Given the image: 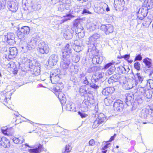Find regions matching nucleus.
I'll return each mask as SVG.
<instances>
[{
    "mask_svg": "<svg viewBox=\"0 0 153 153\" xmlns=\"http://www.w3.org/2000/svg\"><path fill=\"white\" fill-rule=\"evenodd\" d=\"M62 57L60 67L62 69L68 68L70 64V59L72 56L71 49L68 44H66L64 49L62 50Z\"/></svg>",
    "mask_w": 153,
    "mask_h": 153,
    "instance_id": "f257e3e1",
    "label": "nucleus"
},
{
    "mask_svg": "<svg viewBox=\"0 0 153 153\" xmlns=\"http://www.w3.org/2000/svg\"><path fill=\"white\" fill-rule=\"evenodd\" d=\"M95 114L94 117V120L93 123L92 127L96 128L97 127L100 125L103 124L105 122L106 118L104 114L102 113L98 114L97 108L98 105H96L95 107Z\"/></svg>",
    "mask_w": 153,
    "mask_h": 153,
    "instance_id": "f03ea898",
    "label": "nucleus"
},
{
    "mask_svg": "<svg viewBox=\"0 0 153 153\" xmlns=\"http://www.w3.org/2000/svg\"><path fill=\"white\" fill-rule=\"evenodd\" d=\"M40 41V38L37 35H33L32 37L27 43H25V45L22 46V49H26L28 50H31L34 49L36 46L37 43Z\"/></svg>",
    "mask_w": 153,
    "mask_h": 153,
    "instance_id": "7ed1b4c3",
    "label": "nucleus"
},
{
    "mask_svg": "<svg viewBox=\"0 0 153 153\" xmlns=\"http://www.w3.org/2000/svg\"><path fill=\"white\" fill-rule=\"evenodd\" d=\"M4 50H3V53H5L4 54L5 55V58L7 59L8 58L9 59H13L16 56L17 53V50L16 48L15 47H10L8 49L9 53H8L7 52L8 51L7 48H4Z\"/></svg>",
    "mask_w": 153,
    "mask_h": 153,
    "instance_id": "20e7f679",
    "label": "nucleus"
},
{
    "mask_svg": "<svg viewBox=\"0 0 153 153\" xmlns=\"http://www.w3.org/2000/svg\"><path fill=\"white\" fill-rule=\"evenodd\" d=\"M38 45V50L41 54H46L49 52V48L47 44L44 42L39 41Z\"/></svg>",
    "mask_w": 153,
    "mask_h": 153,
    "instance_id": "39448f33",
    "label": "nucleus"
},
{
    "mask_svg": "<svg viewBox=\"0 0 153 153\" xmlns=\"http://www.w3.org/2000/svg\"><path fill=\"white\" fill-rule=\"evenodd\" d=\"M18 3L16 0H8L7 3L8 8L10 11L15 12L18 9Z\"/></svg>",
    "mask_w": 153,
    "mask_h": 153,
    "instance_id": "423d86ee",
    "label": "nucleus"
},
{
    "mask_svg": "<svg viewBox=\"0 0 153 153\" xmlns=\"http://www.w3.org/2000/svg\"><path fill=\"white\" fill-rule=\"evenodd\" d=\"M149 9L148 7L145 6H142L139 10L138 18L140 20H143L147 15Z\"/></svg>",
    "mask_w": 153,
    "mask_h": 153,
    "instance_id": "0eeeda50",
    "label": "nucleus"
},
{
    "mask_svg": "<svg viewBox=\"0 0 153 153\" xmlns=\"http://www.w3.org/2000/svg\"><path fill=\"white\" fill-rule=\"evenodd\" d=\"M30 29L28 26H24L22 27L20 30L18 31L17 33V35L19 39H22L24 38V34H28L30 32Z\"/></svg>",
    "mask_w": 153,
    "mask_h": 153,
    "instance_id": "6e6552de",
    "label": "nucleus"
},
{
    "mask_svg": "<svg viewBox=\"0 0 153 153\" xmlns=\"http://www.w3.org/2000/svg\"><path fill=\"white\" fill-rule=\"evenodd\" d=\"M100 29L104 31L106 34H108L113 32L114 30L113 26L111 24L102 25Z\"/></svg>",
    "mask_w": 153,
    "mask_h": 153,
    "instance_id": "1a4fd4ad",
    "label": "nucleus"
},
{
    "mask_svg": "<svg viewBox=\"0 0 153 153\" xmlns=\"http://www.w3.org/2000/svg\"><path fill=\"white\" fill-rule=\"evenodd\" d=\"M73 32L74 30H72L71 27V26H68L67 29L64 31L63 36L66 39H70L72 38Z\"/></svg>",
    "mask_w": 153,
    "mask_h": 153,
    "instance_id": "9d476101",
    "label": "nucleus"
},
{
    "mask_svg": "<svg viewBox=\"0 0 153 153\" xmlns=\"http://www.w3.org/2000/svg\"><path fill=\"white\" fill-rule=\"evenodd\" d=\"M100 35L97 33H94L89 38L88 44H91L95 46L97 44V40L99 39Z\"/></svg>",
    "mask_w": 153,
    "mask_h": 153,
    "instance_id": "9b49d317",
    "label": "nucleus"
},
{
    "mask_svg": "<svg viewBox=\"0 0 153 153\" xmlns=\"http://www.w3.org/2000/svg\"><path fill=\"white\" fill-rule=\"evenodd\" d=\"M56 70H55L53 72H51L50 75V79L51 82L53 84L57 83L59 79V77L58 75V73Z\"/></svg>",
    "mask_w": 153,
    "mask_h": 153,
    "instance_id": "f8f14e48",
    "label": "nucleus"
},
{
    "mask_svg": "<svg viewBox=\"0 0 153 153\" xmlns=\"http://www.w3.org/2000/svg\"><path fill=\"white\" fill-rule=\"evenodd\" d=\"M134 95L131 94L126 93L124 96V98L125 99V102L126 104L129 106L131 105L133 101Z\"/></svg>",
    "mask_w": 153,
    "mask_h": 153,
    "instance_id": "ddd939ff",
    "label": "nucleus"
},
{
    "mask_svg": "<svg viewBox=\"0 0 153 153\" xmlns=\"http://www.w3.org/2000/svg\"><path fill=\"white\" fill-rule=\"evenodd\" d=\"M123 102L120 100H118L114 104V107L115 110L120 111L124 107Z\"/></svg>",
    "mask_w": 153,
    "mask_h": 153,
    "instance_id": "4468645a",
    "label": "nucleus"
},
{
    "mask_svg": "<svg viewBox=\"0 0 153 153\" xmlns=\"http://www.w3.org/2000/svg\"><path fill=\"white\" fill-rule=\"evenodd\" d=\"M0 144L5 148H8L10 146V141L8 139L4 137L0 136Z\"/></svg>",
    "mask_w": 153,
    "mask_h": 153,
    "instance_id": "2eb2a0df",
    "label": "nucleus"
},
{
    "mask_svg": "<svg viewBox=\"0 0 153 153\" xmlns=\"http://www.w3.org/2000/svg\"><path fill=\"white\" fill-rule=\"evenodd\" d=\"M58 61V57L56 55H52L49 58L48 62L51 66L56 65Z\"/></svg>",
    "mask_w": 153,
    "mask_h": 153,
    "instance_id": "dca6fc26",
    "label": "nucleus"
},
{
    "mask_svg": "<svg viewBox=\"0 0 153 153\" xmlns=\"http://www.w3.org/2000/svg\"><path fill=\"white\" fill-rule=\"evenodd\" d=\"M104 75V74L102 72H99L93 75L91 79V82L95 83L98 81L102 78Z\"/></svg>",
    "mask_w": 153,
    "mask_h": 153,
    "instance_id": "f3484780",
    "label": "nucleus"
},
{
    "mask_svg": "<svg viewBox=\"0 0 153 153\" xmlns=\"http://www.w3.org/2000/svg\"><path fill=\"white\" fill-rule=\"evenodd\" d=\"M55 94L60 100V102L62 104H64L66 102V99L65 96L63 93L62 92H59L57 91L55 92Z\"/></svg>",
    "mask_w": 153,
    "mask_h": 153,
    "instance_id": "a211bd4d",
    "label": "nucleus"
},
{
    "mask_svg": "<svg viewBox=\"0 0 153 153\" xmlns=\"http://www.w3.org/2000/svg\"><path fill=\"white\" fill-rule=\"evenodd\" d=\"M5 37L7 38V41L10 45H13L15 41L14 39V35L13 33H8Z\"/></svg>",
    "mask_w": 153,
    "mask_h": 153,
    "instance_id": "6ab92c4d",
    "label": "nucleus"
},
{
    "mask_svg": "<svg viewBox=\"0 0 153 153\" xmlns=\"http://www.w3.org/2000/svg\"><path fill=\"white\" fill-rule=\"evenodd\" d=\"M114 91V88L113 87H107L103 89L102 91V94L103 95H108L111 94Z\"/></svg>",
    "mask_w": 153,
    "mask_h": 153,
    "instance_id": "aec40b11",
    "label": "nucleus"
},
{
    "mask_svg": "<svg viewBox=\"0 0 153 153\" xmlns=\"http://www.w3.org/2000/svg\"><path fill=\"white\" fill-rule=\"evenodd\" d=\"M120 77L118 74H114L111 76L108 80V82L109 84H112L113 83L117 82L120 80Z\"/></svg>",
    "mask_w": 153,
    "mask_h": 153,
    "instance_id": "412c9836",
    "label": "nucleus"
},
{
    "mask_svg": "<svg viewBox=\"0 0 153 153\" xmlns=\"http://www.w3.org/2000/svg\"><path fill=\"white\" fill-rule=\"evenodd\" d=\"M116 99V97L114 95H111L109 96L104 100L105 104L106 105H109L113 101Z\"/></svg>",
    "mask_w": 153,
    "mask_h": 153,
    "instance_id": "4be33fe9",
    "label": "nucleus"
},
{
    "mask_svg": "<svg viewBox=\"0 0 153 153\" xmlns=\"http://www.w3.org/2000/svg\"><path fill=\"white\" fill-rule=\"evenodd\" d=\"M103 60V58L102 56H99L98 55H96L93 58L92 62L94 64H100Z\"/></svg>",
    "mask_w": 153,
    "mask_h": 153,
    "instance_id": "5701e85b",
    "label": "nucleus"
},
{
    "mask_svg": "<svg viewBox=\"0 0 153 153\" xmlns=\"http://www.w3.org/2000/svg\"><path fill=\"white\" fill-rule=\"evenodd\" d=\"M143 61L147 68H151L152 70H153V67L152 65V60L151 59L147 57L143 59Z\"/></svg>",
    "mask_w": 153,
    "mask_h": 153,
    "instance_id": "b1692460",
    "label": "nucleus"
},
{
    "mask_svg": "<svg viewBox=\"0 0 153 153\" xmlns=\"http://www.w3.org/2000/svg\"><path fill=\"white\" fill-rule=\"evenodd\" d=\"M70 65V64L69 65ZM69 65L68 68L63 69L65 70V71H67V70L69 71L70 72L73 73L74 74H76L78 71V70L77 69V67L76 66H75V65H70V67Z\"/></svg>",
    "mask_w": 153,
    "mask_h": 153,
    "instance_id": "393cba45",
    "label": "nucleus"
},
{
    "mask_svg": "<svg viewBox=\"0 0 153 153\" xmlns=\"http://www.w3.org/2000/svg\"><path fill=\"white\" fill-rule=\"evenodd\" d=\"M125 1L124 0H114V6L116 8H119L124 6Z\"/></svg>",
    "mask_w": 153,
    "mask_h": 153,
    "instance_id": "a878e982",
    "label": "nucleus"
},
{
    "mask_svg": "<svg viewBox=\"0 0 153 153\" xmlns=\"http://www.w3.org/2000/svg\"><path fill=\"white\" fill-rule=\"evenodd\" d=\"M149 110L145 108L143 109L139 114V116L142 118L145 119L149 115Z\"/></svg>",
    "mask_w": 153,
    "mask_h": 153,
    "instance_id": "bb28decb",
    "label": "nucleus"
},
{
    "mask_svg": "<svg viewBox=\"0 0 153 153\" xmlns=\"http://www.w3.org/2000/svg\"><path fill=\"white\" fill-rule=\"evenodd\" d=\"M61 3L63 4L64 5V7L65 9H70L71 7V0H62Z\"/></svg>",
    "mask_w": 153,
    "mask_h": 153,
    "instance_id": "cd10ccee",
    "label": "nucleus"
},
{
    "mask_svg": "<svg viewBox=\"0 0 153 153\" xmlns=\"http://www.w3.org/2000/svg\"><path fill=\"white\" fill-rule=\"evenodd\" d=\"M43 150L42 146L40 144H39L37 147L30 150V152L34 153H40V152Z\"/></svg>",
    "mask_w": 153,
    "mask_h": 153,
    "instance_id": "c85d7f7f",
    "label": "nucleus"
},
{
    "mask_svg": "<svg viewBox=\"0 0 153 153\" xmlns=\"http://www.w3.org/2000/svg\"><path fill=\"white\" fill-rule=\"evenodd\" d=\"M82 21V20L80 19H77L74 21L73 26L76 28V29H79V28H83L80 23Z\"/></svg>",
    "mask_w": 153,
    "mask_h": 153,
    "instance_id": "c756f323",
    "label": "nucleus"
},
{
    "mask_svg": "<svg viewBox=\"0 0 153 153\" xmlns=\"http://www.w3.org/2000/svg\"><path fill=\"white\" fill-rule=\"evenodd\" d=\"M76 33L79 38H82L84 36V31L83 30V28H81L79 29L76 30Z\"/></svg>",
    "mask_w": 153,
    "mask_h": 153,
    "instance_id": "7c9ffc66",
    "label": "nucleus"
},
{
    "mask_svg": "<svg viewBox=\"0 0 153 153\" xmlns=\"http://www.w3.org/2000/svg\"><path fill=\"white\" fill-rule=\"evenodd\" d=\"M93 102L91 101V100H88V98H87V100L85 99L82 102V104L83 105H85V109L86 110H87L88 107L90 106V105L93 104Z\"/></svg>",
    "mask_w": 153,
    "mask_h": 153,
    "instance_id": "2f4dec72",
    "label": "nucleus"
},
{
    "mask_svg": "<svg viewBox=\"0 0 153 153\" xmlns=\"http://www.w3.org/2000/svg\"><path fill=\"white\" fill-rule=\"evenodd\" d=\"M144 4L146 5V6L149 9H151L153 7V0H145Z\"/></svg>",
    "mask_w": 153,
    "mask_h": 153,
    "instance_id": "473e14b6",
    "label": "nucleus"
},
{
    "mask_svg": "<svg viewBox=\"0 0 153 153\" xmlns=\"http://www.w3.org/2000/svg\"><path fill=\"white\" fill-rule=\"evenodd\" d=\"M32 11H39L41 8V5L38 3L33 4L31 6Z\"/></svg>",
    "mask_w": 153,
    "mask_h": 153,
    "instance_id": "72a5a7b5",
    "label": "nucleus"
},
{
    "mask_svg": "<svg viewBox=\"0 0 153 153\" xmlns=\"http://www.w3.org/2000/svg\"><path fill=\"white\" fill-rule=\"evenodd\" d=\"M94 11L97 13L98 14H103L105 13V11H104V10L102 9V7L101 6V4L100 5V6L99 7H95L94 9Z\"/></svg>",
    "mask_w": 153,
    "mask_h": 153,
    "instance_id": "f704fd0d",
    "label": "nucleus"
},
{
    "mask_svg": "<svg viewBox=\"0 0 153 153\" xmlns=\"http://www.w3.org/2000/svg\"><path fill=\"white\" fill-rule=\"evenodd\" d=\"M135 76L136 81L137 82L140 83H142L143 79V78L140 73H137Z\"/></svg>",
    "mask_w": 153,
    "mask_h": 153,
    "instance_id": "c9c22d12",
    "label": "nucleus"
},
{
    "mask_svg": "<svg viewBox=\"0 0 153 153\" xmlns=\"http://www.w3.org/2000/svg\"><path fill=\"white\" fill-rule=\"evenodd\" d=\"M34 73L36 75H38L40 74V65H35L33 69Z\"/></svg>",
    "mask_w": 153,
    "mask_h": 153,
    "instance_id": "e433bc0d",
    "label": "nucleus"
},
{
    "mask_svg": "<svg viewBox=\"0 0 153 153\" xmlns=\"http://www.w3.org/2000/svg\"><path fill=\"white\" fill-rule=\"evenodd\" d=\"M86 87V85H83L80 87L79 91L81 95H83L87 93Z\"/></svg>",
    "mask_w": 153,
    "mask_h": 153,
    "instance_id": "4c0bfd02",
    "label": "nucleus"
},
{
    "mask_svg": "<svg viewBox=\"0 0 153 153\" xmlns=\"http://www.w3.org/2000/svg\"><path fill=\"white\" fill-rule=\"evenodd\" d=\"M115 68L114 65H112L110 69L105 72L106 75H109L113 74L115 71Z\"/></svg>",
    "mask_w": 153,
    "mask_h": 153,
    "instance_id": "58836bf2",
    "label": "nucleus"
},
{
    "mask_svg": "<svg viewBox=\"0 0 153 153\" xmlns=\"http://www.w3.org/2000/svg\"><path fill=\"white\" fill-rule=\"evenodd\" d=\"M100 4L102 9L104 10V11H105V10L107 12L110 11V9L108 5L106 4L104 2H102Z\"/></svg>",
    "mask_w": 153,
    "mask_h": 153,
    "instance_id": "ea45409f",
    "label": "nucleus"
},
{
    "mask_svg": "<svg viewBox=\"0 0 153 153\" xmlns=\"http://www.w3.org/2000/svg\"><path fill=\"white\" fill-rule=\"evenodd\" d=\"M73 48L76 52H79L81 51L82 48V46L80 45H75L73 46Z\"/></svg>",
    "mask_w": 153,
    "mask_h": 153,
    "instance_id": "a19ab883",
    "label": "nucleus"
},
{
    "mask_svg": "<svg viewBox=\"0 0 153 153\" xmlns=\"http://www.w3.org/2000/svg\"><path fill=\"white\" fill-rule=\"evenodd\" d=\"M73 104H72L71 102L68 104H67L66 106L67 110L70 111H73L74 108L73 107Z\"/></svg>",
    "mask_w": 153,
    "mask_h": 153,
    "instance_id": "79ce46f5",
    "label": "nucleus"
},
{
    "mask_svg": "<svg viewBox=\"0 0 153 153\" xmlns=\"http://www.w3.org/2000/svg\"><path fill=\"white\" fill-rule=\"evenodd\" d=\"M72 59L73 62H79L80 59V57L79 55H75L72 56Z\"/></svg>",
    "mask_w": 153,
    "mask_h": 153,
    "instance_id": "37998d69",
    "label": "nucleus"
},
{
    "mask_svg": "<svg viewBox=\"0 0 153 153\" xmlns=\"http://www.w3.org/2000/svg\"><path fill=\"white\" fill-rule=\"evenodd\" d=\"M71 150V147L69 145L66 146L65 151L63 153H68L70 152Z\"/></svg>",
    "mask_w": 153,
    "mask_h": 153,
    "instance_id": "c03bdc74",
    "label": "nucleus"
},
{
    "mask_svg": "<svg viewBox=\"0 0 153 153\" xmlns=\"http://www.w3.org/2000/svg\"><path fill=\"white\" fill-rule=\"evenodd\" d=\"M134 67L135 68L137 71H139L140 70V64L139 62H136L134 64Z\"/></svg>",
    "mask_w": 153,
    "mask_h": 153,
    "instance_id": "a18cd8bd",
    "label": "nucleus"
},
{
    "mask_svg": "<svg viewBox=\"0 0 153 153\" xmlns=\"http://www.w3.org/2000/svg\"><path fill=\"white\" fill-rule=\"evenodd\" d=\"M80 10V7L79 6L77 5H75L74 7L72 12L73 14L74 13H74H78L79 12Z\"/></svg>",
    "mask_w": 153,
    "mask_h": 153,
    "instance_id": "49530a36",
    "label": "nucleus"
},
{
    "mask_svg": "<svg viewBox=\"0 0 153 153\" xmlns=\"http://www.w3.org/2000/svg\"><path fill=\"white\" fill-rule=\"evenodd\" d=\"M64 16V19L62 20L63 22L70 19L72 18V16L70 14H66Z\"/></svg>",
    "mask_w": 153,
    "mask_h": 153,
    "instance_id": "de8ad7c7",
    "label": "nucleus"
},
{
    "mask_svg": "<svg viewBox=\"0 0 153 153\" xmlns=\"http://www.w3.org/2000/svg\"><path fill=\"white\" fill-rule=\"evenodd\" d=\"M78 114L82 118H84L86 117L87 116V114H86L84 111H79Z\"/></svg>",
    "mask_w": 153,
    "mask_h": 153,
    "instance_id": "09e8293b",
    "label": "nucleus"
},
{
    "mask_svg": "<svg viewBox=\"0 0 153 153\" xmlns=\"http://www.w3.org/2000/svg\"><path fill=\"white\" fill-rule=\"evenodd\" d=\"M148 91V90L145 88L142 87H140L139 90V91L143 95L144 94L146 93V91Z\"/></svg>",
    "mask_w": 153,
    "mask_h": 153,
    "instance_id": "8fccbe9b",
    "label": "nucleus"
},
{
    "mask_svg": "<svg viewBox=\"0 0 153 153\" xmlns=\"http://www.w3.org/2000/svg\"><path fill=\"white\" fill-rule=\"evenodd\" d=\"M5 96V97L3 101V103L6 106L8 107L7 104L8 103V102H9L11 97H10V98L8 97L7 99V97H6V96Z\"/></svg>",
    "mask_w": 153,
    "mask_h": 153,
    "instance_id": "3c124183",
    "label": "nucleus"
},
{
    "mask_svg": "<svg viewBox=\"0 0 153 153\" xmlns=\"http://www.w3.org/2000/svg\"><path fill=\"white\" fill-rule=\"evenodd\" d=\"M109 142H107L105 143H106L105 146H104V147H102V149L103 150H104V151H107V150H105L107 149L108 147H110L111 145L110 143H108ZM105 144V143H104Z\"/></svg>",
    "mask_w": 153,
    "mask_h": 153,
    "instance_id": "603ef678",
    "label": "nucleus"
},
{
    "mask_svg": "<svg viewBox=\"0 0 153 153\" xmlns=\"http://www.w3.org/2000/svg\"><path fill=\"white\" fill-rule=\"evenodd\" d=\"M114 62H110L106 64L104 66L105 69H106L109 67L112 66V65H114Z\"/></svg>",
    "mask_w": 153,
    "mask_h": 153,
    "instance_id": "864d4df0",
    "label": "nucleus"
},
{
    "mask_svg": "<svg viewBox=\"0 0 153 153\" xmlns=\"http://www.w3.org/2000/svg\"><path fill=\"white\" fill-rule=\"evenodd\" d=\"M58 10L62 11V10H64L65 9V7H64V5L63 4L61 3V2L59 4V7H58Z\"/></svg>",
    "mask_w": 153,
    "mask_h": 153,
    "instance_id": "5fc2aeb1",
    "label": "nucleus"
},
{
    "mask_svg": "<svg viewBox=\"0 0 153 153\" xmlns=\"http://www.w3.org/2000/svg\"><path fill=\"white\" fill-rule=\"evenodd\" d=\"M142 57L141 56L140 54H139L136 56L135 59L134 61L138 60L141 61L142 59Z\"/></svg>",
    "mask_w": 153,
    "mask_h": 153,
    "instance_id": "6e6d98bb",
    "label": "nucleus"
},
{
    "mask_svg": "<svg viewBox=\"0 0 153 153\" xmlns=\"http://www.w3.org/2000/svg\"><path fill=\"white\" fill-rule=\"evenodd\" d=\"M17 138L18 141H19L20 144L22 143L24 140L23 137L22 136H19L18 137H17Z\"/></svg>",
    "mask_w": 153,
    "mask_h": 153,
    "instance_id": "4d7b16f0",
    "label": "nucleus"
},
{
    "mask_svg": "<svg viewBox=\"0 0 153 153\" xmlns=\"http://www.w3.org/2000/svg\"><path fill=\"white\" fill-rule=\"evenodd\" d=\"M82 82L85 85H88L89 84V81H88L87 78L86 77H85L82 80Z\"/></svg>",
    "mask_w": 153,
    "mask_h": 153,
    "instance_id": "13d9d810",
    "label": "nucleus"
},
{
    "mask_svg": "<svg viewBox=\"0 0 153 153\" xmlns=\"http://www.w3.org/2000/svg\"><path fill=\"white\" fill-rule=\"evenodd\" d=\"M144 96H145L147 98H149L151 97L152 96L149 93V91L148 90L146 91V93L143 94Z\"/></svg>",
    "mask_w": 153,
    "mask_h": 153,
    "instance_id": "bf43d9fd",
    "label": "nucleus"
},
{
    "mask_svg": "<svg viewBox=\"0 0 153 153\" xmlns=\"http://www.w3.org/2000/svg\"><path fill=\"white\" fill-rule=\"evenodd\" d=\"M129 58V54H126L124 55L121 56V58H124L126 60H128Z\"/></svg>",
    "mask_w": 153,
    "mask_h": 153,
    "instance_id": "052dcab7",
    "label": "nucleus"
},
{
    "mask_svg": "<svg viewBox=\"0 0 153 153\" xmlns=\"http://www.w3.org/2000/svg\"><path fill=\"white\" fill-rule=\"evenodd\" d=\"M14 143L17 144H20L18 141L17 137H14L12 139Z\"/></svg>",
    "mask_w": 153,
    "mask_h": 153,
    "instance_id": "680f3d73",
    "label": "nucleus"
},
{
    "mask_svg": "<svg viewBox=\"0 0 153 153\" xmlns=\"http://www.w3.org/2000/svg\"><path fill=\"white\" fill-rule=\"evenodd\" d=\"M82 13L83 14H91V13L88 10H87L86 9H84L82 12Z\"/></svg>",
    "mask_w": 153,
    "mask_h": 153,
    "instance_id": "e2e57ef3",
    "label": "nucleus"
},
{
    "mask_svg": "<svg viewBox=\"0 0 153 153\" xmlns=\"http://www.w3.org/2000/svg\"><path fill=\"white\" fill-rule=\"evenodd\" d=\"M89 29L90 30H94L96 29L95 25L93 24L91 25V26L89 27Z\"/></svg>",
    "mask_w": 153,
    "mask_h": 153,
    "instance_id": "0e129e2a",
    "label": "nucleus"
},
{
    "mask_svg": "<svg viewBox=\"0 0 153 153\" xmlns=\"http://www.w3.org/2000/svg\"><path fill=\"white\" fill-rule=\"evenodd\" d=\"M91 87L92 88L94 89H97L99 87V86L98 85H96V84H92L91 85Z\"/></svg>",
    "mask_w": 153,
    "mask_h": 153,
    "instance_id": "69168bd1",
    "label": "nucleus"
},
{
    "mask_svg": "<svg viewBox=\"0 0 153 153\" xmlns=\"http://www.w3.org/2000/svg\"><path fill=\"white\" fill-rule=\"evenodd\" d=\"M89 143L90 145L93 146L94 144V141L93 139H91L89 141Z\"/></svg>",
    "mask_w": 153,
    "mask_h": 153,
    "instance_id": "338daca9",
    "label": "nucleus"
},
{
    "mask_svg": "<svg viewBox=\"0 0 153 153\" xmlns=\"http://www.w3.org/2000/svg\"><path fill=\"white\" fill-rule=\"evenodd\" d=\"M125 68L124 67H121L120 69L121 72L122 74H125Z\"/></svg>",
    "mask_w": 153,
    "mask_h": 153,
    "instance_id": "774afa93",
    "label": "nucleus"
}]
</instances>
